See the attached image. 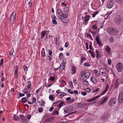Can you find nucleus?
<instances>
[{
  "mask_svg": "<svg viewBox=\"0 0 123 123\" xmlns=\"http://www.w3.org/2000/svg\"><path fill=\"white\" fill-rule=\"evenodd\" d=\"M24 69L25 70H27V67L25 65L24 66H23Z\"/></svg>",
  "mask_w": 123,
  "mask_h": 123,
  "instance_id": "61",
  "label": "nucleus"
},
{
  "mask_svg": "<svg viewBox=\"0 0 123 123\" xmlns=\"http://www.w3.org/2000/svg\"><path fill=\"white\" fill-rule=\"evenodd\" d=\"M27 88H25L22 91L25 94H28L29 92L31 91L30 90L28 91H27Z\"/></svg>",
  "mask_w": 123,
  "mask_h": 123,
  "instance_id": "21",
  "label": "nucleus"
},
{
  "mask_svg": "<svg viewBox=\"0 0 123 123\" xmlns=\"http://www.w3.org/2000/svg\"><path fill=\"white\" fill-rule=\"evenodd\" d=\"M71 89H69L68 90V92L71 94H72L73 93V91H71Z\"/></svg>",
  "mask_w": 123,
  "mask_h": 123,
  "instance_id": "56",
  "label": "nucleus"
},
{
  "mask_svg": "<svg viewBox=\"0 0 123 123\" xmlns=\"http://www.w3.org/2000/svg\"><path fill=\"white\" fill-rule=\"evenodd\" d=\"M25 96V94H24L21 93H19V97H21L22 96Z\"/></svg>",
  "mask_w": 123,
  "mask_h": 123,
  "instance_id": "58",
  "label": "nucleus"
},
{
  "mask_svg": "<svg viewBox=\"0 0 123 123\" xmlns=\"http://www.w3.org/2000/svg\"><path fill=\"white\" fill-rule=\"evenodd\" d=\"M52 22L53 24L55 25H56L57 24L56 21L55 19H53Z\"/></svg>",
  "mask_w": 123,
  "mask_h": 123,
  "instance_id": "48",
  "label": "nucleus"
},
{
  "mask_svg": "<svg viewBox=\"0 0 123 123\" xmlns=\"http://www.w3.org/2000/svg\"><path fill=\"white\" fill-rule=\"evenodd\" d=\"M84 66H85L88 67L90 66L88 63L86 62L85 63L84 65Z\"/></svg>",
  "mask_w": 123,
  "mask_h": 123,
  "instance_id": "51",
  "label": "nucleus"
},
{
  "mask_svg": "<svg viewBox=\"0 0 123 123\" xmlns=\"http://www.w3.org/2000/svg\"><path fill=\"white\" fill-rule=\"evenodd\" d=\"M100 97V96L99 95H98V96H96V97H95L94 98H92V99H90L89 100H88L87 101H88V102H91V101H92L95 100V99H96L97 98H99Z\"/></svg>",
  "mask_w": 123,
  "mask_h": 123,
  "instance_id": "18",
  "label": "nucleus"
},
{
  "mask_svg": "<svg viewBox=\"0 0 123 123\" xmlns=\"http://www.w3.org/2000/svg\"><path fill=\"white\" fill-rule=\"evenodd\" d=\"M21 100L22 102L24 103L26 102L27 101V99L25 97H24L22 98Z\"/></svg>",
  "mask_w": 123,
  "mask_h": 123,
  "instance_id": "32",
  "label": "nucleus"
},
{
  "mask_svg": "<svg viewBox=\"0 0 123 123\" xmlns=\"http://www.w3.org/2000/svg\"><path fill=\"white\" fill-rule=\"evenodd\" d=\"M91 80L93 83L96 84L97 82V80L94 77H92L91 78Z\"/></svg>",
  "mask_w": 123,
  "mask_h": 123,
  "instance_id": "13",
  "label": "nucleus"
},
{
  "mask_svg": "<svg viewBox=\"0 0 123 123\" xmlns=\"http://www.w3.org/2000/svg\"><path fill=\"white\" fill-rule=\"evenodd\" d=\"M14 117L13 118V120H14L17 121L19 119L18 118V117L17 116H16L15 115H13Z\"/></svg>",
  "mask_w": 123,
  "mask_h": 123,
  "instance_id": "22",
  "label": "nucleus"
},
{
  "mask_svg": "<svg viewBox=\"0 0 123 123\" xmlns=\"http://www.w3.org/2000/svg\"><path fill=\"white\" fill-rule=\"evenodd\" d=\"M91 17V16L89 15H87L84 17L85 23H84L85 25H87V23Z\"/></svg>",
  "mask_w": 123,
  "mask_h": 123,
  "instance_id": "11",
  "label": "nucleus"
},
{
  "mask_svg": "<svg viewBox=\"0 0 123 123\" xmlns=\"http://www.w3.org/2000/svg\"><path fill=\"white\" fill-rule=\"evenodd\" d=\"M60 69L62 70H63L65 68V66L61 64L60 65Z\"/></svg>",
  "mask_w": 123,
  "mask_h": 123,
  "instance_id": "31",
  "label": "nucleus"
},
{
  "mask_svg": "<svg viewBox=\"0 0 123 123\" xmlns=\"http://www.w3.org/2000/svg\"><path fill=\"white\" fill-rule=\"evenodd\" d=\"M105 101H104L103 100H102L101 101H100V103L99 104L100 105L102 104H103L105 103Z\"/></svg>",
  "mask_w": 123,
  "mask_h": 123,
  "instance_id": "55",
  "label": "nucleus"
},
{
  "mask_svg": "<svg viewBox=\"0 0 123 123\" xmlns=\"http://www.w3.org/2000/svg\"><path fill=\"white\" fill-rule=\"evenodd\" d=\"M92 28L93 29L96 30L97 28V26L96 24H94L92 27Z\"/></svg>",
  "mask_w": 123,
  "mask_h": 123,
  "instance_id": "33",
  "label": "nucleus"
},
{
  "mask_svg": "<svg viewBox=\"0 0 123 123\" xmlns=\"http://www.w3.org/2000/svg\"><path fill=\"white\" fill-rule=\"evenodd\" d=\"M82 84L83 85L86 86L88 85V83L87 81L84 80Z\"/></svg>",
  "mask_w": 123,
  "mask_h": 123,
  "instance_id": "23",
  "label": "nucleus"
},
{
  "mask_svg": "<svg viewBox=\"0 0 123 123\" xmlns=\"http://www.w3.org/2000/svg\"><path fill=\"white\" fill-rule=\"evenodd\" d=\"M111 60L110 59H109L108 60V63L109 65H111Z\"/></svg>",
  "mask_w": 123,
  "mask_h": 123,
  "instance_id": "52",
  "label": "nucleus"
},
{
  "mask_svg": "<svg viewBox=\"0 0 123 123\" xmlns=\"http://www.w3.org/2000/svg\"><path fill=\"white\" fill-rule=\"evenodd\" d=\"M31 114L28 115L27 116V118L28 119H30L31 118Z\"/></svg>",
  "mask_w": 123,
  "mask_h": 123,
  "instance_id": "53",
  "label": "nucleus"
},
{
  "mask_svg": "<svg viewBox=\"0 0 123 123\" xmlns=\"http://www.w3.org/2000/svg\"><path fill=\"white\" fill-rule=\"evenodd\" d=\"M62 12L61 10L60 9H57L56 11V15L58 17H59L60 14L62 13Z\"/></svg>",
  "mask_w": 123,
  "mask_h": 123,
  "instance_id": "15",
  "label": "nucleus"
},
{
  "mask_svg": "<svg viewBox=\"0 0 123 123\" xmlns=\"http://www.w3.org/2000/svg\"><path fill=\"white\" fill-rule=\"evenodd\" d=\"M68 42H66L65 44V46L66 47H68Z\"/></svg>",
  "mask_w": 123,
  "mask_h": 123,
  "instance_id": "60",
  "label": "nucleus"
},
{
  "mask_svg": "<svg viewBox=\"0 0 123 123\" xmlns=\"http://www.w3.org/2000/svg\"><path fill=\"white\" fill-rule=\"evenodd\" d=\"M49 98L51 100H52L54 99L53 97L51 95H50L49 97Z\"/></svg>",
  "mask_w": 123,
  "mask_h": 123,
  "instance_id": "44",
  "label": "nucleus"
},
{
  "mask_svg": "<svg viewBox=\"0 0 123 123\" xmlns=\"http://www.w3.org/2000/svg\"><path fill=\"white\" fill-rule=\"evenodd\" d=\"M89 53L91 54V56L93 58L95 57V55L93 52L91 50H89L88 51Z\"/></svg>",
  "mask_w": 123,
  "mask_h": 123,
  "instance_id": "16",
  "label": "nucleus"
},
{
  "mask_svg": "<svg viewBox=\"0 0 123 123\" xmlns=\"http://www.w3.org/2000/svg\"><path fill=\"white\" fill-rule=\"evenodd\" d=\"M67 17V16L66 14L65 13H63L60 15L58 18L63 22L65 23H67L68 21Z\"/></svg>",
  "mask_w": 123,
  "mask_h": 123,
  "instance_id": "1",
  "label": "nucleus"
},
{
  "mask_svg": "<svg viewBox=\"0 0 123 123\" xmlns=\"http://www.w3.org/2000/svg\"><path fill=\"white\" fill-rule=\"evenodd\" d=\"M43 109L42 107H40L38 109V111L39 112H41L43 111Z\"/></svg>",
  "mask_w": 123,
  "mask_h": 123,
  "instance_id": "40",
  "label": "nucleus"
},
{
  "mask_svg": "<svg viewBox=\"0 0 123 123\" xmlns=\"http://www.w3.org/2000/svg\"><path fill=\"white\" fill-rule=\"evenodd\" d=\"M123 79H117L116 80V81L115 82L114 84V88L115 89H116L118 87L119 84L118 83V81H120L119 84L122 83L123 82Z\"/></svg>",
  "mask_w": 123,
  "mask_h": 123,
  "instance_id": "6",
  "label": "nucleus"
},
{
  "mask_svg": "<svg viewBox=\"0 0 123 123\" xmlns=\"http://www.w3.org/2000/svg\"><path fill=\"white\" fill-rule=\"evenodd\" d=\"M85 73V72L84 71L80 73V75L81 76V80H85V79H84V78H83L84 76Z\"/></svg>",
  "mask_w": 123,
  "mask_h": 123,
  "instance_id": "14",
  "label": "nucleus"
},
{
  "mask_svg": "<svg viewBox=\"0 0 123 123\" xmlns=\"http://www.w3.org/2000/svg\"><path fill=\"white\" fill-rule=\"evenodd\" d=\"M115 2L119 3H121L123 2V0H115Z\"/></svg>",
  "mask_w": 123,
  "mask_h": 123,
  "instance_id": "34",
  "label": "nucleus"
},
{
  "mask_svg": "<svg viewBox=\"0 0 123 123\" xmlns=\"http://www.w3.org/2000/svg\"><path fill=\"white\" fill-rule=\"evenodd\" d=\"M98 12L96 11L95 12H94L93 14H92V17L93 18H94L95 17L96 15L98 13Z\"/></svg>",
  "mask_w": 123,
  "mask_h": 123,
  "instance_id": "38",
  "label": "nucleus"
},
{
  "mask_svg": "<svg viewBox=\"0 0 123 123\" xmlns=\"http://www.w3.org/2000/svg\"><path fill=\"white\" fill-rule=\"evenodd\" d=\"M99 89V88H97L96 89H95L92 92L93 93L95 92L96 91H98Z\"/></svg>",
  "mask_w": 123,
  "mask_h": 123,
  "instance_id": "59",
  "label": "nucleus"
},
{
  "mask_svg": "<svg viewBox=\"0 0 123 123\" xmlns=\"http://www.w3.org/2000/svg\"><path fill=\"white\" fill-rule=\"evenodd\" d=\"M118 100L119 102L120 103L123 102V94L122 93H120L119 95Z\"/></svg>",
  "mask_w": 123,
  "mask_h": 123,
  "instance_id": "7",
  "label": "nucleus"
},
{
  "mask_svg": "<svg viewBox=\"0 0 123 123\" xmlns=\"http://www.w3.org/2000/svg\"><path fill=\"white\" fill-rule=\"evenodd\" d=\"M49 79L52 81H53L54 80V78L53 77H51V76L50 77Z\"/></svg>",
  "mask_w": 123,
  "mask_h": 123,
  "instance_id": "49",
  "label": "nucleus"
},
{
  "mask_svg": "<svg viewBox=\"0 0 123 123\" xmlns=\"http://www.w3.org/2000/svg\"><path fill=\"white\" fill-rule=\"evenodd\" d=\"M122 18L121 16L118 15L115 18L114 20L115 23L116 24L119 25L121 22Z\"/></svg>",
  "mask_w": 123,
  "mask_h": 123,
  "instance_id": "3",
  "label": "nucleus"
},
{
  "mask_svg": "<svg viewBox=\"0 0 123 123\" xmlns=\"http://www.w3.org/2000/svg\"><path fill=\"white\" fill-rule=\"evenodd\" d=\"M109 41L110 43H112L114 42V40L112 37H110L109 38Z\"/></svg>",
  "mask_w": 123,
  "mask_h": 123,
  "instance_id": "26",
  "label": "nucleus"
},
{
  "mask_svg": "<svg viewBox=\"0 0 123 123\" xmlns=\"http://www.w3.org/2000/svg\"><path fill=\"white\" fill-rule=\"evenodd\" d=\"M64 103V101H62L57 106H58L59 107V108H61L62 106V105Z\"/></svg>",
  "mask_w": 123,
  "mask_h": 123,
  "instance_id": "36",
  "label": "nucleus"
},
{
  "mask_svg": "<svg viewBox=\"0 0 123 123\" xmlns=\"http://www.w3.org/2000/svg\"><path fill=\"white\" fill-rule=\"evenodd\" d=\"M100 37L99 35H98L96 37V40L97 43L99 46L101 45V43L100 41Z\"/></svg>",
  "mask_w": 123,
  "mask_h": 123,
  "instance_id": "10",
  "label": "nucleus"
},
{
  "mask_svg": "<svg viewBox=\"0 0 123 123\" xmlns=\"http://www.w3.org/2000/svg\"><path fill=\"white\" fill-rule=\"evenodd\" d=\"M103 69L102 68H100V71L101 72V74H102V75H104V76H105L106 75V74L105 72H104L103 71H102V70H103Z\"/></svg>",
  "mask_w": 123,
  "mask_h": 123,
  "instance_id": "27",
  "label": "nucleus"
},
{
  "mask_svg": "<svg viewBox=\"0 0 123 123\" xmlns=\"http://www.w3.org/2000/svg\"><path fill=\"white\" fill-rule=\"evenodd\" d=\"M66 61L65 60H63L61 64L65 66L66 63Z\"/></svg>",
  "mask_w": 123,
  "mask_h": 123,
  "instance_id": "41",
  "label": "nucleus"
},
{
  "mask_svg": "<svg viewBox=\"0 0 123 123\" xmlns=\"http://www.w3.org/2000/svg\"><path fill=\"white\" fill-rule=\"evenodd\" d=\"M86 36L87 37H89L90 38L93 39L91 35L89 33L87 34Z\"/></svg>",
  "mask_w": 123,
  "mask_h": 123,
  "instance_id": "50",
  "label": "nucleus"
},
{
  "mask_svg": "<svg viewBox=\"0 0 123 123\" xmlns=\"http://www.w3.org/2000/svg\"><path fill=\"white\" fill-rule=\"evenodd\" d=\"M52 85V84H51L49 85L48 83H47L45 85V86L46 87H48Z\"/></svg>",
  "mask_w": 123,
  "mask_h": 123,
  "instance_id": "46",
  "label": "nucleus"
},
{
  "mask_svg": "<svg viewBox=\"0 0 123 123\" xmlns=\"http://www.w3.org/2000/svg\"><path fill=\"white\" fill-rule=\"evenodd\" d=\"M16 13L14 12L12 13L10 18V19L11 21H12V20L13 21H14V20L16 18ZM14 22H13V23L14 24Z\"/></svg>",
  "mask_w": 123,
  "mask_h": 123,
  "instance_id": "8",
  "label": "nucleus"
},
{
  "mask_svg": "<svg viewBox=\"0 0 123 123\" xmlns=\"http://www.w3.org/2000/svg\"><path fill=\"white\" fill-rule=\"evenodd\" d=\"M72 72L73 74H74L75 73V69L74 66H72Z\"/></svg>",
  "mask_w": 123,
  "mask_h": 123,
  "instance_id": "30",
  "label": "nucleus"
},
{
  "mask_svg": "<svg viewBox=\"0 0 123 123\" xmlns=\"http://www.w3.org/2000/svg\"><path fill=\"white\" fill-rule=\"evenodd\" d=\"M54 114L55 115H57L58 114V111L57 110H54L53 111Z\"/></svg>",
  "mask_w": 123,
  "mask_h": 123,
  "instance_id": "39",
  "label": "nucleus"
},
{
  "mask_svg": "<svg viewBox=\"0 0 123 123\" xmlns=\"http://www.w3.org/2000/svg\"><path fill=\"white\" fill-rule=\"evenodd\" d=\"M86 60V58L84 56L81 57V64H82L83 62Z\"/></svg>",
  "mask_w": 123,
  "mask_h": 123,
  "instance_id": "29",
  "label": "nucleus"
},
{
  "mask_svg": "<svg viewBox=\"0 0 123 123\" xmlns=\"http://www.w3.org/2000/svg\"><path fill=\"white\" fill-rule=\"evenodd\" d=\"M92 48V43H91L90 44L89 46V49H90L92 50H94V49H93Z\"/></svg>",
  "mask_w": 123,
  "mask_h": 123,
  "instance_id": "57",
  "label": "nucleus"
},
{
  "mask_svg": "<svg viewBox=\"0 0 123 123\" xmlns=\"http://www.w3.org/2000/svg\"><path fill=\"white\" fill-rule=\"evenodd\" d=\"M3 58L1 59V62L0 64V66H2V65L3 62Z\"/></svg>",
  "mask_w": 123,
  "mask_h": 123,
  "instance_id": "45",
  "label": "nucleus"
},
{
  "mask_svg": "<svg viewBox=\"0 0 123 123\" xmlns=\"http://www.w3.org/2000/svg\"><path fill=\"white\" fill-rule=\"evenodd\" d=\"M41 55L43 57H44L45 56V52L44 49V48L42 49L41 52Z\"/></svg>",
  "mask_w": 123,
  "mask_h": 123,
  "instance_id": "19",
  "label": "nucleus"
},
{
  "mask_svg": "<svg viewBox=\"0 0 123 123\" xmlns=\"http://www.w3.org/2000/svg\"><path fill=\"white\" fill-rule=\"evenodd\" d=\"M107 32L110 34H114L116 35L118 33V31L115 29L108 28L107 30Z\"/></svg>",
  "mask_w": 123,
  "mask_h": 123,
  "instance_id": "2",
  "label": "nucleus"
},
{
  "mask_svg": "<svg viewBox=\"0 0 123 123\" xmlns=\"http://www.w3.org/2000/svg\"><path fill=\"white\" fill-rule=\"evenodd\" d=\"M61 93H60V94H59V96L60 97H63L66 94V93L65 92L62 93L61 92Z\"/></svg>",
  "mask_w": 123,
  "mask_h": 123,
  "instance_id": "24",
  "label": "nucleus"
},
{
  "mask_svg": "<svg viewBox=\"0 0 123 123\" xmlns=\"http://www.w3.org/2000/svg\"><path fill=\"white\" fill-rule=\"evenodd\" d=\"M116 68L118 72H121L123 70V65L121 63L119 62L116 65Z\"/></svg>",
  "mask_w": 123,
  "mask_h": 123,
  "instance_id": "4",
  "label": "nucleus"
},
{
  "mask_svg": "<svg viewBox=\"0 0 123 123\" xmlns=\"http://www.w3.org/2000/svg\"><path fill=\"white\" fill-rule=\"evenodd\" d=\"M105 49L108 53H109L111 51L110 48L108 46H107Z\"/></svg>",
  "mask_w": 123,
  "mask_h": 123,
  "instance_id": "20",
  "label": "nucleus"
},
{
  "mask_svg": "<svg viewBox=\"0 0 123 123\" xmlns=\"http://www.w3.org/2000/svg\"><path fill=\"white\" fill-rule=\"evenodd\" d=\"M46 33V31H42L41 32V37H43L45 35Z\"/></svg>",
  "mask_w": 123,
  "mask_h": 123,
  "instance_id": "28",
  "label": "nucleus"
},
{
  "mask_svg": "<svg viewBox=\"0 0 123 123\" xmlns=\"http://www.w3.org/2000/svg\"><path fill=\"white\" fill-rule=\"evenodd\" d=\"M85 91L87 92H89L91 91V89L89 88H87L86 89Z\"/></svg>",
  "mask_w": 123,
  "mask_h": 123,
  "instance_id": "43",
  "label": "nucleus"
},
{
  "mask_svg": "<svg viewBox=\"0 0 123 123\" xmlns=\"http://www.w3.org/2000/svg\"><path fill=\"white\" fill-rule=\"evenodd\" d=\"M96 57L98 59L100 56H101L100 52L98 50H96Z\"/></svg>",
  "mask_w": 123,
  "mask_h": 123,
  "instance_id": "17",
  "label": "nucleus"
},
{
  "mask_svg": "<svg viewBox=\"0 0 123 123\" xmlns=\"http://www.w3.org/2000/svg\"><path fill=\"white\" fill-rule=\"evenodd\" d=\"M54 109V107H51L49 109V111H52Z\"/></svg>",
  "mask_w": 123,
  "mask_h": 123,
  "instance_id": "63",
  "label": "nucleus"
},
{
  "mask_svg": "<svg viewBox=\"0 0 123 123\" xmlns=\"http://www.w3.org/2000/svg\"><path fill=\"white\" fill-rule=\"evenodd\" d=\"M107 97H102V100H103L105 101V102H106L107 100Z\"/></svg>",
  "mask_w": 123,
  "mask_h": 123,
  "instance_id": "37",
  "label": "nucleus"
},
{
  "mask_svg": "<svg viewBox=\"0 0 123 123\" xmlns=\"http://www.w3.org/2000/svg\"><path fill=\"white\" fill-rule=\"evenodd\" d=\"M28 6L30 7V8L31 6L32 5V3L31 2H29L28 3Z\"/></svg>",
  "mask_w": 123,
  "mask_h": 123,
  "instance_id": "64",
  "label": "nucleus"
},
{
  "mask_svg": "<svg viewBox=\"0 0 123 123\" xmlns=\"http://www.w3.org/2000/svg\"><path fill=\"white\" fill-rule=\"evenodd\" d=\"M32 101L33 102L32 103V104L36 102V98L34 97H33L32 98Z\"/></svg>",
  "mask_w": 123,
  "mask_h": 123,
  "instance_id": "47",
  "label": "nucleus"
},
{
  "mask_svg": "<svg viewBox=\"0 0 123 123\" xmlns=\"http://www.w3.org/2000/svg\"><path fill=\"white\" fill-rule=\"evenodd\" d=\"M117 101V99L115 98H111L109 101L108 104L110 106H111L113 105V104H115Z\"/></svg>",
  "mask_w": 123,
  "mask_h": 123,
  "instance_id": "5",
  "label": "nucleus"
},
{
  "mask_svg": "<svg viewBox=\"0 0 123 123\" xmlns=\"http://www.w3.org/2000/svg\"><path fill=\"white\" fill-rule=\"evenodd\" d=\"M73 107H71L70 108L68 109H67V111L68 112H71L73 110Z\"/></svg>",
  "mask_w": 123,
  "mask_h": 123,
  "instance_id": "42",
  "label": "nucleus"
},
{
  "mask_svg": "<svg viewBox=\"0 0 123 123\" xmlns=\"http://www.w3.org/2000/svg\"><path fill=\"white\" fill-rule=\"evenodd\" d=\"M53 120V118L52 117H50L49 118L45 120V122H50Z\"/></svg>",
  "mask_w": 123,
  "mask_h": 123,
  "instance_id": "25",
  "label": "nucleus"
},
{
  "mask_svg": "<svg viewBox=\"0 0 123 123\" xmlns=\"http://www.w3.org/2000/svg\"><path fill=\"white\" fill-rule=\"evenodd\" d=\"M81 94L83 96H85L86 94V93L85 92H81Z\"/></svg>",
  "mask_w": 123,
  "mask_h": 123,
  "instance_id": "54",
  "label": "nucleus"
},
{
  "mask_svg": "<svg viewBox=\"0 0 123 123\" xmlns=\"http://www.w3.org/2000/svg\"><path fill=\"white\" fill-rule=\"evenodd\" d=\"M15 77L16 78H17L18 77V73L14 74Z\"/></svg>",
  "mask_w": 123,
  "mask_h": 123,
  "instance_id": "62",
  "label": "nucleus"
},
{
  "mask_svg": "<svg viewBox=\"0 0 123 123\" xmlns=\"http://www.w3.org/2000/svg\"><path fill=\"white\" fill-rule=\"evenodd\" d=\"M90 73L89 72H85L84 74V76L85 78H84L85 80H86L88 79L90 75Z\"/></svg>",
  "mask_w": 123,
  "mask_h": 123,
  "instance_id": "12",
  "label": "nucleus"
},
{
  "mask_svg": "<svg viewBox=\"0 0 123 123\" xmlns=\"http://www.w3.org/2000/svg\"><path fill=\"white\" fill-rule=\"evenodd\" d=\"M114 1L113 0H110L108 2L107 5L109 8H111L113 6Z\"/></svg>",
  "mask_w": 123,
  "mask_h": 123,
  "instance_id": "9",
  "label": "nucleus"
},
{
  "mask_svg": "<svg viewBox=\"0 0 123 123\" xmlns=\"http://www.w3.org/2000/svg\"><path fill=\"white\" fill-rule=\"evenodd\" d=\"M69 84L70 85V86L71 88H73V84L72 82L71 81H70L69 82Z\"/></svg>",
  "mask_w": 123,
  "mask_h": 123,
  "instance_id": "35",
  "label": "nucleus"
}]
</instances>
